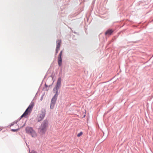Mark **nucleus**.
<instances>
[{"label":"nucleus","instance_id":"nucleus-3","mask_svg":"<svg viewBox=\"0 0 153 153\" xmlns=\"http://www.w3.org/2000/svg\"><path fill=\"white\" fill-rule=\"evenodd\" d=\"M34 105V103L33 102H32L29 105L27 108L26 109L24 114L21 116V117H25L29 113H30L33 108Z\"/></svg>","mask_w":153,"mask_h":153},{"label":"nucleus","instance_id":"nucleus-14","mask_svg":"<svg viewBox=\"0 0 153 153\" xmlns=\"http://www.w3.org/2000/svg\"><path fill=\"white\" fill-rule=\"evenodd\" d=\"M60 45H56V48H58V49H59L60 48Z\"/></svg>","mask_w":153,"mask_h":153},{"label":"nucleus","instance_id":"nucleus-8","mask_svg":"<svg viewBox=\"0 0 153 153\" xmlns=\"http://www.w3.org/2000/svg\"><path fill=\"white\" fill-rule=\"evenodd\" d=\"M113 30L112 29L108 30L105 33V35H110L113 32Z\"/></svg>","mask_w":153,"mask_h":153},{"label":"nucleus","instance_id":"nucleus-2","mask_svg":"<svg viewBox=\"0 0 153 153\" xmlns=\"http://www.w3.org/2000/svg\"><path fill=\"white\" fill-rule=\"evenodd\" d=\"M25 131L26 132L30 134L32 137H35L37 136V134L35 131L31 127H26L25 129Z\"/></svg>","mask_w":153,"mask_h":153},{"label":"nucleus","instance_id":"nucleus-4","mask_svg":"<svg viewBox=\"0 0 153 153\" xmlns=\"http://www.w3.org/2000/svg\"><path fill=\"white\" fill-rule=\"evenodd\" d=\"M45 110H42L41 112L37 116L36 119L38 122L41 121L44 119L45 114Z\"/></svg>","mask_w":153,"mask_h":153},{"label":"nucleus","instance_id":"nucleus-9","mask_svg":"<svg viewBox=\"0 0 153 153\" xmlns=\"http://www.w3.org/2000/svg\"><path fill=\"white\" fill-rule=\"evenodd\" d=\"M57 45H61V41L60 40H58L56 41Z\"/></svg>","mask_w":153,"mask_h":153},{"label":"nucleus","instance_id":"nucleus-6","mask_svg":"<svg viewBox=\"0 0 153 153\" xmlns=\"http://www.w3.org/2000/svg\"><path fill=\"white\" fill-rule=\"evenodd\" d=\"M62 51H61L59 53L58 58V63L59 65L61 66L62 65Z\"/></svg>","mask_w":153,"mask_h":153},{"label":"nucleus","instance_id":"nucleus-1","mask_svg":"<svg viewBox=\"0 0 153 153\" xmlns=\"http://www.w3.org/2000/svg\"><path fill=\"white\" fill-rule=\"evenodd\" d=\"M48 126L47 120H45L42 122L40 127L39 128L38 133L41 135H43L45 133Z\"/></svg>","mask_w":153,"mask_h":153},{"label":"nucleus","instance_id":"nucleus-12","mask_svg":"<svg viewBox=\"0 0 153 153\" xmlns=\"http://www.w3.org/2000/svg\"><path fill=\"white\" fill-rule=\"evenodd\" d=\"M18 130H19V129H12L11 131H17Z\"/></svg>","mask_w":153,"mask_h":153},{"label":"nucleus","instance_id":"nucleus-13","mask_svg":"<svg viewBox=\"0 0 153 153\" xmlns=\"http://www.w3.org/2000/svg\"><path fill=\"white\" fill-rule=\"evenodd\" d=\"M30 153H37V152H35L34 151H32L31 152H30Z\"/></svg>","mask_w":153,"mask_h":153},{"label":"nucleus","instance_id":"nucleus-10","mask_svg":"<svg viewBox=\"0 0 153 153\" xmlns=\"http://www.w3.org/2000/svg\"><path fill=\"white\" fill-rule=\"evenodd\" d=\"M83 133L82 132H80L77 135V136L78 137H79L81 136L82 134Z\"/></svg>","mask_w":153,"mask_h":153},{"label":"nucleus","instance_id":"nucleus-7","mask_svg":"<svg viewBox=\"0 0 153 153\" xmlns=\"http://www.w3.org/2000/svg\"><path fill=\"white\" fill-rule=\"evenodd\" d=\"M61 78L59 77L58 79L56 84V92H58V89H59V87L60 86L61 83Z\"/></svg>","mask_w":153,"mask_h":153},{"label":"nucleus","instance_id":"nucleus-5","mask_svg":"<svg viewBox=\"0 0 153 153\" xmlns=\"http://www.w3.org/2000/svg\"><path fill=\"white\" fill-rule=\"evenodd\" d=\"M58 95V94H57V91L56 92V94L54 95V96L52 98L51 100L50 106L51 109H53V108L57 99Z\"/></svg>","mask_w":153,"mask_h":153},{"label":"nucleus","instance_id":"nucleus-11","mask_svg":"<svg viewBox=\"0 0 153 153\" xmlns=\"http://www.w3.org/2000/svg\"><path fill=\"white\" fill-rule=\"evenodd\" d=\"M59 50V49H58L57 48H56V54H57V53H58V51Z\"/></svg>","mask_w":153,"mask_h":153}]
</instances>
